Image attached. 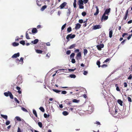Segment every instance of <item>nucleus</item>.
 Segmentation results:
<instances>
[{
	"mask_svg": "<svg viewBox=\"0 0 132 132\" xmlns=\"http://www.w3.org/2000/svg\"><path fill=\"white\" fill-rule=\"evenodd\" d=\"M118 110L117 109V108L115 107L111 108L109 109V111L112 114L115 115L117 114L118 113Z\"/></svg>",
	"mask_w": 132,
	"mask_h": 132,
	"instance_id": "nucleus-1",
	"label": "nucleus"
},
{
	"mask_svg": "<svg viewBox=\"0 0 132 132\" xmlns=\"http://www.w3.org/2000/svg\"><path fill=\"white\" fill-rule=\"evenodd\" d=\"M75 34L72 35V34H71L68 35L66 37V38L68 40V41H69V39L70 38L71 39H72L74 38L75 37Z\"/></svg>",
	"mask_w": 132,
	"mask_h": 132,
	"instance_id": "nucleus-2",
	"label": "nucleus"
},
{
	"mask_svg": "<svg viewBox=\"0 0 132 132\" xmlns=\"http://www.w3.org/2000/svg\"><path fill=\"white\" fill-rule=\"evenodd\" d=\"M67 3L66 2H64L61 4L59 7L60 9H63L64 7L66 5Z\"/></svg>",
	"mask_w": 132,
	"mask_h": 132,
	"instance_id": "nucleus-3",
	"label": "nucleus"
},
{
	"mask_svg": "<svg viewBox=\"0 0 132 132\" xmlns=\"http://www.w3.org/2000/svg\"><path fill=\"white\" fill-rule=\"evenodd\" d=\"M92 29L93 30H96L101 28V26L100 25H96L93 26Z\"/></svg>",
	"mask_w": 132,
	"mask_h": 132,
	"instance_id": "nucleus-4",
	"label": "nucleus"
},
{
	"mask_svg": "<svg viewBox=\"0 0 132 132\" xmlns=\"http://www.w3.org/2000/svg\"><path fill=\"white\" fill-rule=\"evenodd\" d=\"M81 58V56L80 52H79L77 55L76 59L77 60H78L79 59L80 60Z\"/></svg>",
	"mask_w": 132,
	"mask_h": 132,
	"instance_id": "nucleus-5",
	"label": "nucleus"
},
{
	"mask_svg": "<svg viewBox=\"0 0 132 132\" xmlns=\"http://www.w3.org/2000/svg\"><path fill=\"white\" fill-rule=\"evenodd\" d=\"M108 16H105V15L103 14L101 18V21H102L103 20H106L108 19Z\"/></svg>",
	"mask_w": 132,
	"mask_h": 132,
	"instance_id": "nucleus-6",
	"label": "nucleus"
},
{
	"mask_svg": "<svg viewBox=\"0 0 132 132\" xmlns=\"http://www.w3.org/2000/svg\"><path fill=\"white\" fill-rule=\"evenodd\" d=\"M40 48L42 50L45 49L46 51H47V48L46 47L44 43H43L41 44V45L40 46Z\"/></svg>",
	"mask_w": 132,
	"mask_h": 132,
	"instance_id": "nucleus-7",
	"label": "nucleus"
},
{
	"mask_svg": "<svg viewBox=\"0 0 132 132\" xmlns=\"http://www.w3.org/2000/svg\"><path fill=\"white\" fill-rule=\"evenodd\" d=\"M110 10L111 9L110 8L106 9L104 14V15L106 14L108 15H109V13L110 12Z\"/></svg>",
	"mask_w": 132,
	"mask_h": 132,
	"instance_id": "nucleus-8",
	"label": "nucleus"
},
{
	"mask_svg": "<svg viewBox=\"0 0 132 132\" xmlns=\"http://www.w3.org/2000/svg\"><path fill=\"white\" fill-rule=\"evenodd\" d=\"M20 56V53H17L13 55L12 56V58H15L17 57H18Z\"/></svg>",
	"mask_w": 132,
	"mask_h": 132,
	"instance_id": "nucleus-9",
	"label": "nucleus"
},
{
	"mask_svg": "<svg viewBox=\"0 0 132 132\" xmlns=\"http://www.w3.org/2000/svg\"><path fill=\"white\" fill-rule=\"evenodd\" d=\"M128 10H127L125 12V16L123 18V19L124 20H125L127 19L128 15Z\"/></svg>",
	"mask_w": 132,
	"mask_h": 132,
	"instance_id": "nucleus-10",
	"label": "nucleus"
},
{
	"mask_svg": "<svg viewBox=\"0 0 132 132\" xmlns=\"http://www.w3.org/2000/svg\"><path fill=\"white\" fill-rule=\"evenodd\" d=\"M39 40L38 39H36L34 40L31 41V43L34 44H37Z\"/></svg>",
	"mask_w": 132,
	"mask_h": 132,
	"instance_id": "nucleus-11",
	"label": "nucleus"
},
{
	"mask_svg": "<svg viewBox=\"0 0 132 132\" xmlns=\"http://www.w3.org/2000/svg\"><path fill=\"white\" fill-rule=\"evenodd\" d=\"M81 26V25L79 23H78L76 24L75 27V29L77 30L80 28Z\"/></svg>",
	"mask_w": 132,
	"mask_h": 132,
	"instance_id": "nucleus-12",
	"label": "nucleus"
},
{
	"mask_svg": "<svg viewBox=\"0 0 132 132\" xmlns=\"http://www.w3.org/2000/svg\"><path fill=\"white\" fill-rule=\"evenodd\" d=\"M96 12L94 14V15H96L98 14L99 13V9L98 7L97 6H96Z\"/></svg>",
	"mask_w": 132,
	"mask_h": 132,
	"instance_id": "nucleus-13",
	"label": "nucleus"
},
{
	"mask_svg": "<svg viewBox=\"0 0 132 132\" xmlns=\"http://www.w3.org/2000/svg\"><path fill=\"white\" fill-rule=\"evenodd\" d=\"M17 79L18 81L19 80V82H20V83H21L22 82V78L21 76H19L17 77Z\"/></svg>",
	"mask_w": 132,
	"mask_h": 132,
	"instance_id": "nucleus-14",
	"label": "nucleus"
},
{
	"mask_svg": "<svg viewBox=\"0 0 132 132\" xmlns=\"http://www.w3.org/2000/svg\"><path fill=\"white\" fill-rule=\"evenodd\" d=\"M78 4L79 5H84V2L82 0H79L78 2Z\"/></svg>",
	"mask_w": 132,
	"mask_h": 132,
	"instance_id": "nucleus-15",
	"label": "nucleus"
},
{
	"mask_svg": "<svg viewBox=\"0 0 132 132\" xmlns=\"http://www.w3.org/2000/svg\"><path fill=\"white\" fill-rule=\"evenodd\" d=\"M16 89L18 90V92L19 94H21V91L20 90V89L21 88L20 87L18 86H17L16 87Z\"/></svg>",
	"mask_w": 132,
	"mask_h": 132,
	"instance_id": "nucleus-16",
	"label": "nucleus"
},
{
	"mask_svg": "<svg viewBox=\"0 0 132 132\" xmlns=\"http://www.w3.org/2000/svg\"><path fill=\"white\" fill-rule=\"evenodd\" d=\"M113 31L112 30H111L109 32V37L111 38L112 37Z\"/></svg>",
	"mask_w": 132,
	"mask_h": 132,
	"instance_id": "nucleus-17",
	"label": "nucleus"
},
{
	"mask_svg": "<svg viewBox=\"0 0 132 132\" xmlns=\"http://www.w3.org/2000/svg\"><path fill=\"white\" fill-rule=\"evenodd\" d=\"M37 32V29L35 28H33L32 30V32L33 33H36Z\"/></svg>",
	"mask_w": 132,
	"mask_h": 132,
	"instance_id": "nucleus-18",
	"label": "nucleus"
},
{
	"mask_svg": "<svg viewBox=\"0 0 132 132\" xmlns=\"http://www.w3.org/2000/svg\"><path fill=\"white\" fill-rule=\"evenodd\" d=\"M36 52L38 54H41L43 52V51L40 50H36Z\"/></svg>",
	"mask_w": 132,
	"mask_h": 132,
	"instance_id": "nucleus-19",
	"label": "nucleus"
},
{
	"mask_svg": "<svg viewBox=\"0 0 132 132\" xmlns=\"http://www.w3.org/2000/svg\"><path fill=\"white\" fill-rule=\"evenodd\" d=\"M1 116L4 118L6 120H7V115H4L2 114H1Z\"/></svg>",
	"mask_w": 132,
	"mask_h": 132,
	"instance_id": "nucleus-20",
	"label": "nucleus"
},
{
	"mask_svg": "<svg viewBox=\"0 0 132 132\" xmlns=\"http://www.w3.org/2000/svg\"><path fill=\"white\" fill-rule=\"evenodd\" d=\"M33 113L35 115V117H37V113L36 111L34 109H33Z\"/></svg>",
	"mask_w": 132,
	"mask_h": 132,
	"instance_id": "nucleus-21",
	"label": "nucleus"
},
{
	"mask_svg": "<svg viewBox=\"0 0 132 132\" xmlns=\"http://www.w3.org/2000/svg\"><path fill=\"white\" fill-rule=\"evenodd\" d=\"M52 90L54 92L57 93H59V92H61V91L60 90H58L56 89H52Z\"/></svg>",
	"mask_w": 132,
	"mask_h": 132,
	"instance_id": "nucleus-22",
	"label": "nucleus"
},
{
	"mask_svg": "<svg viewBox=\"0 0 132 132\" xmlns=\"http://www.w3.org/2000/svg\"><path fill=\"white\" fill-rule=\"evenodd\" d=\"M118 103L121 106L122 105V101L121 100H118Z\"/></svg>",
	"mask_w": 132,
	"mask_h": 132,
	"instance_id": "nucleus-23",
	"label": "nucleus"
},
{
	"mask_svg": "<svg viewBox=\"0 0 132 132\" xmlns=\"http://www.w3.org/2000/svg\"><path fill=\"white\" fill-rule=\"evenodd\" d=\"M76 46V45L75 44H73L71 45L69 47V48L70 49H71L75 47Z\"/></svg>",
	"mask_w": 132,
	"mask_h": 132,
	"instance_id": "nucleus-24",
	"label": "nucleus"
},
{
	"mask_svg": "<svg viewBox=\"0 0 132 132\" xmlns=\"http://www.w3.org/2000/svg\"><path fill=\"white\" fill-rule=\"evenodd\" d=\"M9 92H10L9 91H8L7 92H5L4 93V95L6 97L8 96H9Z\"/></svg>",
	"mask_w": 132,
	"mask_h": 132,
	"instance_id": "nucleus-25",
	"label": "nucleus"
},
{
	"mask_svg": "<svg viewBox=\"0 0 132 132\" xmlns=\"http://www.w3.org/2000/svg\"><path fill=\"white\" fill-rule=\"evenodd\" d=\"M47 7V6L46 5L43 6L41 9V10L43 11Z\"/></svg>",
	"mask_w": 132,
	"mask_h": 132,
	"instance_id": "nucleus-26",
	"label": "nucleus"
},
{
	"mask_svg": "<svg viewBox=\"0 0 132 132\" xmlns=\"http://www.w3.org/2000/svg\"><path fill=\"white\" fill-rule=\"evenodd\" d=\"M19 44L18 43H16V42H14L12 44V45L14 46H18L19 45Z\"/></svg>",
	"mask_w": 132,
	"mask_h": 132,
	"instance_id": "nucleus-27",
	"label": "nucleus"
},
{
	"mask_svg": "<svg viewBox=\"0 0 132 132\" xmlns=\"http://www.w3.org/2000/svg\"><path fill=\"white\" fill-rule=\"evenodd\" d=\"M118 85L116 84L115 85V87H116V90L118 91H120V89H119V87L118 86Z\"/></svg>",
	"mask_w": 132,
	"mask_h": 132,
	"instance_id": "nucleus-28",
	"label": "nucleus"
},
{
	"mask_svg": "<svg viewBox=\"0 0 132 132\" xmlns=\"http://www.w3.org/2000/svg\"><path fill=\"white\" fill-rule=\"evenodd\" d=\"M62 114L66 116L68 114V113L67 111H64L63 112Z\"/></svg>",
	"mask_w": 132,
	"mask_h": 132,
	"instance_id": "nucleus-29",
	"label": "nucleus"
},
{
	"mask_svg": "<svg viewBox=\"0 0 132 132\" xmlns=\"http://www.w3.org/2000/svg\"><path fill=\"white\" fill-rule=\"evenodd\" d=\"M9 96H10V98L12 99H13V95L10 92H9Z\"/></svg>",
	"mask_w": 132,
	"mask_h": 132,
	"instance_id": "nucleus-30",
	"label": "nucleus"
},
{
	"mask_svg": "<svg viewBox=\"0 0 132 132\" xmlns=\"http://www.w3.org/2000/svg\"><path fill=\"white\" fill-rule=\"evenodd\" d=\"M39 109L40 111L43 112H44L45 111L44 109L42 107H40L39 108Z\"/></svg>",
	"mask_w": 132,
	"mask_h": 132,
	"instance_id": "nucleus-31",
	"label": "nucleus"
},
{
	"mask_svg": "<svg viewBox=\"0 0 132 132\" xmlns=\"http://www.w3.org/2000/svg\"><path fill=\"white\" fill-rule=\"evenodd\" d=\"M20 44L22 45H24L25 44V43L24 41L23 40H22L20 41Z\"/></svg>",
	"mask_w": 132,
	"mask_h": 132,
	"instance_id": "nucleus-32",
	"label": "nucleus"
},
{
	"mask_svg": "<svg viewBox=\"0 0 132 132\" xmlns=\"http://www.w3.org/2000/svg\"><path fill=\"white\" fill-rule=\"evenodd\" d=\"M88 52V51L86 49H85L84 50V55H86Z\"/></svg>",
	"mask_w": 132,
	"mask_h": 132,
	"instance_id": "nucleus-33",
	"label": "nucleus"
},
{
	"mask_svg": "<svg viewBox=\"0 0 132 132\" xmlns=\"http://www.w3.org/2000/svg\"><path fill=\"white\" fill-rule=\"evenodd\" d=\"M26 38L27 39H29L30 38L29 37V35H28V33L27 32H26Z\"/></svg>",
	"mask_w": 132,
	"mask_h": 132,
	"instance_id": "nucleus-34",
	"label": "nucleus"
},
{
	"mask_svg": "<svg viewBox=\"0 0 132 132\" xmlns=\"http://www.w3.org/2000/svg\"><path fill=\"white\" fill-rule=\"evenodd\" d=\"M70 77L72 78H75L76 77V75L74 74H71L70 75Z\"/></svg>",
	"mask_w": 132,
	"mask_h": 132,
	"instance_id": "nucleus-35",
	"label": "nucleus"
},
{
	"mask_svg": "<svg viewBox=\"0 0 132 132\" xmlns=\"http://www.w3.org/2000/svg\"><path fill=\"white\" fill-rule=\"evenodd\" d=\"M84 5H79V7L80 9H83L84 7V6H83Z\"/></svg>",
	"mask_w": 132,
	"mask_h": 132,
	"instance_id": "nucleus-36",
	"label": "nucleus"
},
{
	"mask_svg": "<svg viewBox=\"0 0 132 132\" xmlns=\"http://www.w3.org/2000/svg\"><path fill=\"white\" fill-rule=\"evenodd\" d=\"M100 61H97L96 62V64L98 66V67L100 68Z\"/></svg>",
	"mask_w": 132,
	"mask_h": 132,
	"instance_id": "nucleus-37",
	"label": "nucleus"
},
{
	"mask_svg": "<svg viewBox=\"0 0 132 132\" xmlns=\"http://www.w3.org/2000/svg\"><path fill=\"white\" fill-rule=\"evenodd\" d=\"M71 12V9L70 8H69V9H68V12H67V14H68V15H70Z\"/></svg>",
	"mask_w": 132,
	"mask_h": 132,
	"instance_id": "nucleus-38",
	"label": "nucleus"
},
{
	"mask_svg": "<svg viewBox=\"0 0 132 132\" xmlns=\"http://www.w3.org/2000/svg\"><path fill=\"white\" fill-rule=\"evenodd\" d=\"M15 118L16 119V120L18 121H21V119L19 117H16Z\"/></svg>",
	"mask_w": 132,
	"mask_h": 132,
	"instance_id": "nucleus-39",
	"label": "nucleus"
},
{
	"mask_svg": "<svg viewBox=\"0 0 132 132\" xmlns=\"http://www.w3.org/2000/svg\"><path fill=\"white\" fill-rule=\"evenodd\" d=\"M72 30V29L71 27L68 28L67 29V31L68 32H69L71 31Z\"/></svg>",
	"mask_w": 132,
	"mask_h": 132,
	"instance_id": "nucleus-40",
	"label": "nucleus"
},
{
	"mask_svg": "<svg viewBox=\"0 0 132 132\" xmlns=\"http://www.w3.org/2000/svg\"><path fill=\"white\" fill-rule=\"evenodd\" d=\"M14 99L15 101L18 104H19L20 103V102L16 98V97H14Z\"/></svg>",
	"mask_w": 132,
	"mask_h": 132,
	"instance_id": "nucleus-41",
	"label": "nucleus"
},
{
	"mask_svg": "<svg viewBox=\"0 0 132 132\" xmlns=\"http://www.w3.org/2000/svg\"><path fill=\"white\" fill-rule=\"evenodd\" d=\"M38 124L39 126L40 127L42 128V123L40 122H39L38 123Z\"/></svg>",
	"mask_w": 132,
	"mask_h": 132,
	"instance_id": "nucleus-42",
	"label": "nucleus"
},
{
	"mask_svg": "<svg viewBox=\"0 0 132 132\" xmlns=\"http://www.w3.org/2000/svg\"><path fill=\"white\" fill-rule=\"evenodd\" d=\"M79 101V100H77L76 99H74L72 100V102H73L77 103H78Z\"/></svg>",
	"mask_w": 132,
	"mask_h": 132,
	"instance_id": "nucleus-43",
	"label": "nucleus"
},
{
	"mask_svg": "<svg viewBox=\"0 0 132 132\" xmlns=\"http://www.w3.org/2000/svg\"><path fill=\"white\" fill-rule=\"evenodd\" d=\"M21 109L24 111L27 112H28V111L24 108L22 107L21 108Z\"/></svg>",
	"mask_w": 132,
	"mask_h": 132,
	"instance_id": "nucleus-44",
	"label": "nucleus"
},
{
	"mask_svg": "<svg viewBox=\"0 0 132 132\" xmlns=\"http://www.w3.org/2000/svg\"><path fill=\"white\" fill-rule=\"evenodd\" d=\"M97 49L99 50H101V48L100 46L98 45L97 46Z\"/></svg>",
	"mask_w": 132,
	"mask_h": 132,
	"instance_id": "nucleus-45",
	"label": "nucleus"
},
{
	"mask_svg": "<svg viewBox=\"0 0 132 132\" xmlns=\"http://www.w3.org/2000/svg\"><path fill=\"white\" fill-rule=\"evenodd\" d=\"M66 24L65 23L64 24L62 27H61V30H63L64 29L65 27L66 26Z\"/></svg>",
	"mask_w": 132,
	"mask_h": 132,
	"instance_id": "nucleus-46",
	"label": "nucleus"
},
{
	"mask_svg": "<svg viewBox=\"0 0 132 132\" xmlns=\"http://www.w3.org/2000/svg\"><path fill=\"white\" fill-rule=\"evenodd\" d=\"M76 70V68H75L74 69H68V71L69 72L74 71V70Z\"/></svg>",
	"mask_w": 132,
	"mask_h": 132,
	"instance_id": "nucleus-47",
	"label": "nucleus"
},
{
	"mask_svg": "<svg viewBox=\"0 0 132 132\" xmlns=\"http://www.w3.org/2000/svg\"><path fill=\"white\" fill-rule=\"evenodd\" d=\"M61 94H66L67 93V92L65 90L61 91Z\"/></svg>",
	"mask_w": 132,
	"mask_h": 132,
	"instance_id": "nucleus-48",
	"label": "nucleus"
},
{
	"mask_svg": "<svg viewBox=\"0 0 132 132\" xmlns=\"http://www.w3.org/2000/svg\"><path fill=\"white\" fill-rule=\"evenodd\" d=\"M75 55V54L74 53H72L70 55V57L71 58L74 57Z\"/></svg>",
	"mask_w": 132,
	"mask_h": 132,
	"instance_id": "nucleus-49",
	"label": "nucleus"
},
{
	"mask_svg": "<svg viewBox=\"0 0 132 132\" xmlns=\"http://www.w3.org/2000/svg\"><path fill=\"white\" fill-rule=\"evenodd\" d=\"M127 98H128V101L129 102H132V100H131V98L130 97H127Z\"/></svg>",
	"mask_w": 132,
	"mask_h": 132,
	"instance_id": "nucleus-50",
	"label": "nucleus"
},
{
	"mask_svg": "<svg viewBox=\"0 0 132 132\" xmlns=\"http://www.w3.org/2000/svg\"><path fill=\"white\" fill-rule=\"evenodd\" d=\"M23 58L22 57H21L20 58V60H19V59H16V60H17L18 61H22V62H23Z\"/></svg>",
	"mask_w": 132,
	"mask_h": 132,
	"instance_id": "nucleus-51",
	"label": "nucleus"
},
{
	"mask_svg": "<svg viewBox=\"0 0 132 132\" xmlns=\"http://www.w3.org/2000/svg\"><path fill=\"white\" fill-rule=\"evenodd\" d=\"M10 123V121H9L7 120L6 122V125H9Z\"/></svg>",
	"mask_w": 132,
	"mask_h": 132,
	"instance_id": "nucleus-52",
	"label": "nucleus"
},
{
	"mask_svg": "<svg viewBox=\"0 0 132 132\" xmlns=\"http://www.w3.org/2000/svg\"><path fill=\"white\" fill-rule=\"evenodd\" d=\"M82 15L84 16H85L86 14V13L85 12H83L82 13Z\"/></svg>",
	"mask_w": 132,
	"mask_h": 132,
	"instance_id": "nucleus-53",
	"label": "nucleus"
},
{
	"mask_svg": "<svg viewBox=\"0 0 132 132\" xmlns=\"http://www.w3.org/2000/svg\"><path fill=\"white\" fill-rule=\"evenodd\" d=\"M110 60V58H108L106 59L104 62H104H106L109 61Z\"/></svg>",
	"mask_w": 132,
	"mask_h": 132,
	"instance_id": "nucleus-54",
	"label": "nucleus"
},
{
	"mask_svg": "<svg viewBox=\"0 0 132 132\" xmlns=\"http://www.w3.org/2000/svg\"><path fill=\"white\" fill-rule=\"evenodd\" d=\"M108 66L107 65H106V64H103L101 66V67H102V68H104V67H107Z\"/></svg>",
	"mask_w": 132,
	"mask_h": 132,
	"instance_id": "nucleus-55",
	"label": "nucleus"
},
{
	"mask_svg": "<svg viewBox=\"0 0 132 132\" xmlns=\"http://www.w3.org/2000/svg\"><path fill=\"white\" fill-rule=\"evenodd\" d=\"M71 53V52L70 50H68L66 52V54L67 55L70 54Z\"/></svg>",
	"mask_w": 132,
	"mask_h": 132,
	"instance_id": "nucleus-56",
	"label": "nucleus"
},
{
	"mask_svg": "<svg viewBox=\"0 0 132 132\" xmlns=\"http://www.w3.org/2000/svg\"><path fill=\"white\" fill-rule=\"evenodd\" d=\"M132 36V34L129 35V36L127 38L128 40H129L131 37Z\"/></svg>",
	"mask_w": 132,
	"mask_h": 132,
	"instance_id": "nucleus-57",
	"label": "nucleus"
},
{
	"mask_svg": "<svg viewBox=\"0 0 132 132\" xmlns=\"http://www.w3.org/2000/svg\"><path fill=\"white\" fill-rule=\"evenodd\" d=\"M89 0H83V2H84V3L86 4L88 2V1Z\"/></svg>",
	"mask_w": 132,
	"mask_h": 132,
	"instance_id": "nucleus-58",
	"label": "nucleus"
},
{
	"mask_svg": "<svg viewBox=\"0 0 132 132\" xmlns=\"http://www.w3.org/2000/svg\"><path fill=\"white\" fill-rule=\"evenodd\" d=\"M88 72L87 71H84L83 74L84 75H86L87 74Z\"/></svg>",
	"mask_w": 132,
	"mask_h": 132,
	"instance_id": "nucleus-59",
	"label": "nucleus"
},
{
	"mask_svg": "<svg viewBox=\"0 0 132 132\" xmlns=\"http://www.w3.org/2000/svg\"><path fill=\"white\" fill-rule=\"evenodd\" d=\"M132 77V75H130L129 77H128V79H131Z\"/></svg>",
	"mask_w": 132,
	"mask_h": 132,
	"instance_id": "nucleus-60",
	"label": "nucleus"
},
{
	"mask_svg": "<svg viewBox=\"0 0 132 132\" xmlns=\"http://www.w3.org/2000/svg\"><path fill=\"white\" fill-rule=\"evenodd\" d=\"M71 62L73 63H75L76 62L75 60L74 59H72L71 60Z\"/></svg>",
	"mask_w": 132,
	"mask_h": 132,
	"instance_id": "nucleus-61",
	"label": "nucleus"
},
{
	"mask_svg": "<svg viewBox=\"0 0 132 132\" xmlns=\"http://www.w3.org/2000/svg\"><path fill=\"white\" fill-rule=\"evenodd\" d=\"M79 22L80 23H82L83 22V21L82 19H80L79 20Z\"/></svg>",
	"mask_w": 132,
	"mask_h": 132,
	"instance_id": "nucleus-62",
	"label": "nucleus"
},
{
	"mask_svg": "<svg viewBox=\"0 0 132 132\" xmlns=\"http://www.w3.org/2000/svg\"><path fill=\"white\" fill-rule=\"evenodd\" d=\"M50 56V53H48L46 55V57H47L48 58H49Z\"/></svg>",
	"mask_w": 132,
	"mask_h": 132,
	"instance_id": "nucleus-63",
	"label": "nucleus"
},
{
	"mask_svg": "<svg viewBox=\"0 0 132 132\" xmlns=\"http://www.w3.org/2000/svg\"><path fill=\"white\" fill-rule=\"evenodd\" d=\"M126 40V39L122 41L121 42V44L122 45H123L124 44Z\"/></svg>",
	"mask_w": 132,
	"mask_h": 132,
	"instance_id": "nucleus-64",
	"label": "nucleus"
}]
</instances>
